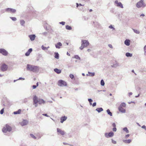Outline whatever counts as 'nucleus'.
<instances>
[{
    "label": "nucleus",
    "instance_id": "f257e3e1",
    "mask_svg": "<svg viewBox=\"0 0 146 146\" xmlns=\"http://www.w3.org/2000/svg\"><path fill=\"white\" fill-rule=\"evenodd\" d=\"M27 68L28 70L35 72H38L39 70V67L29 64L27 65Z\"/></svg>",
    "mask_w": 146,
    "mask_h": 146
},
{
    "label": "nucleus",
    "instance_id": "f03ea898",
    "mask_svg": "<svg viewBox=\"0 0 146 146\" xmlns=\"http://www.w3.org/2000/svg\"><path fill=\"white\" fill-rule=\"evenodd\" d=\"M82 44L81 46L80 47V48L81 50L83 49L84 47H86L87 46L89 45V42L86 40H82Z\"/></svg>",
    "mask_w": 146,
    "mask_h": 146
},
{
    "label": "nucleus",
    "instance_id": "7ed1b4c3",
    "mask_svg": "<svg viewBox=\"0 0 146 146\" xmlns=\"http://www.w3.org/2000/svg\"><path fill=\"white\" fill-rule=\"evenodd\" d=\"M144 0H141L138 2L136 4V6L138 8L141 7H144L146 6V4L143 2Z\"/></svg>",
    "mask_w": 146,
    "mask_h": 146
},
{
    "label": "nucleus",
    "instance_id": "20e7f679",
    "mask_svg": "<svg viewBox=\"0 0 146 146\" xmlns=\"http://www.w3.org/2000/svg\"><path fill=\"white\" fill-rule=\"evenodd\" d=\"M12 130L11 127L9 125L7 124L5 127H3L2 129V131L4 133H6L7 131L10 132Z\"/></svg>",
    "mask_w": 146,
    "mask_h": 146
},
{
    "label": "nucleus",
    "instance_id": "39448f33",
    "mask_svg": "<svg viewBox=\"0 0 146 146\" xmlns=\"http://www.w3.org/2000/svg\"><path fill=\"white\" fill-rule=\"evenodd\" d=\"M1 70L3 72L6 71L8 68V66L7 65L5 64L4 63H2L1 64Z\"/></svg>",
    "mask_w": 146,
    "mask_h": 146
},
{
    "label": "nucleus",
    "instance_id": "423d86ee",
    "mask_svg": "<svg viewBox=\"0 0 146 146\" xmlns=\"http://www.w3.org/2000/svg\"><path fill=\"white\" fill-rule=\"evenodd\" d=\"M58 85L60 86H66L67 83L65 81L61 80H59L58 82Z\"/></svg>",
    "mask_w": 146,
    "mask_h": 146
},
{
    "label": "nucleus",
    "instance_id": "0eeeda50",
    "mask_svg": "<svg viewBox=\"0 0 146 146\" xmlns=\"http://www.w3.org/2000/svg\"><path fill=\"white\" fill-rule=\"evenodd\" d=\"M115 5L118 7H120L121 8H123V5L122 3L120 2H119L117 0H115Z\"/></svg>",
    "mask_w": 146,
    "mask_h": 146
},
{
    "label": "nucleus",
    "instance_id": "6e6552de",
    "mask_svg": "<svg viewBox=\"0 0 146 146\" xmlns=\"http://www.w3.org/2000/svg\"><path fill=\"white\" fill-rule=\"evenodd\" d=\"M5 11L7 12L12 13H15L16 11V9L11 8H7L5 9Z\"/></svg>",
    "mask_w": 146,
    "mask_h": 146
},
{
    "label": "nucleus",
    "instance_id": "1a4fd4ad",
    "mask_svg": "<svg viewBox=\"0 0 146 146\" xmlns=\"http://www.w3.org/2000/svg\"><path fill=\"white\" fill-rule=\"evenodd\" d=\"M0 53L3 55L6 56L8 55V52L5 49L3 48L0 49Z\"/></svg>",
    "mask_w": 146,
    "mask_h": 146
},
{
    "label": "nucleus",
    "instance_id": "9d476101",
    "mask_svg": "<svg viewBox=\"0 0 146 146\" xmlns=\"http://www.w3.org/2000/svg\"><path fill=\"white\" fill-rule=\"evenodd\" d=\"M38 99L37 97L35 96L33 98V100L34 102V104H35V106L37 107V103L38 102Z\"/></svg>",
    "mask_w": 146,
    "mask_h": 146
},
{
    "label": "nucleus",
    "instance_id": "9b49d317",
    "mask_svg": "<svg viewBox=\"0 0 146 146\" xmlns=\"http://www.w3.org/2000/svg\"><path fill=\"white\" fill-rule=\"evenodd\" d=\"M113 135L114 133L112 132H110L109 133H106L105 134V137L107 138L112 137L113 136Z\"/></svg>",
    "mask_w": 146,
    "mask_h": 146
},
{
    "label": "nucleus",
    "instance_id": "f8f14e48",
    "mask_svg": "<svg viewBox=\"0 0 146 146\" xmlns=\"http://www.w3.org/2000/svg\"><path fill=\"white\" fill-rule=\"evenodd\" d=\"M57 130L58 134H60L62 135H64L65 134L64 131L58 128L57 129Z\"/></svg>",
    "mask_w": 146,
    "mask_h": 146
},
{
    "label": "nucleus",
    "instance_id": "ddd939ff",
    "mask_svg": "<svg viewBox=\"0 0 146 146\" xmlns=\"http://www.w3.org/2000/svg\"><path fill=\"white\" fill-rule=\"evenodd\" d=\"M28 123L27 120H23L20 123V124L22 126H23L27 125Z\"/></svg>",
    "mask_w": 146,
    "mask_h": 146
},
{
    "label": "nucleus",
    "instance_id": "4468645a",
    "mask_svg": "<svg viewBox=\"0 0 146 146\" xmlns=\"http://www.w3.org/2000/svg\"><path fill=\"white\" fill-rule=\"evenodd\" d=\"M29 36L32 41L34 40L36 37V36L34 35H29Z\"/></svg>",
    "mask_w": 146,
    "mask_h": 146
},
{
    "label": "nucleus",
    "instance_id": "2eb2a0df",
    "mask_svg": "<svg viewBox=\"0 0 146 146\" xmlns=\"http://www.w3.org/2000/svg\"><path fill=\"white\" fill-rule=\"evenodd\" d=\"M119 111L122 113H125V110L123 108V107H121V106H119L118 108Z\"/></svg>",
    "mask_w": 146,
    "mask_h": 146
},
{
    "label": "nucleus",
    "instance_id": "dca6fc26",
    "mask_svg": "<svg viewBox=\"0 0 146 146\" xmlns=\"http://www.w3.org/2000/svg\"><path fill=\"white\" fill-rule=\"evenodd\" d=\"M45 102V101L43 99H39L38 103L40 104H44Z\"/></svg>",
    "mask_w": 146,
    "mask_h": 146
},
{
    "label": "nucleus",
    "instance_id": "f3484780",
    "mask_svg": "<svg viewBox=\"0 0 146 146\" xmlns=\"http://www.w3.org/2000/svg\"><path fill=\"white\" fill-rule=\"evenodd\" d=\"M32 51V48H31L29 49L28 51L25 53V55L27 56H29Z\"/></svg>",
    "mask_w": 146,
    "mask_h": 146
},
{
    "label": "nucleus",
    "instance_id": "a211bd4d",
    "mask_svg": "<svg viewBox=\"0 0 146 146\" xmlns=\"http://www.w3.org/2000/svg\"><path fill=\"white\" fill-rule=\"evenodd\" d=\"M67 118V117L65 116L61 117L60 118V122L63 123L64 121H65L66 119Z\"/></svg>",
    "mask_w": 146,
    "mask_h": 146
},
{
    "label": "nucleus",
    "instance_id": "6ab92c4d",
    "mask_svg": "<svg viewBox=\"0 0 146 146\" xmlns=\"http://www.w3.org/2000/svg\"><path fill=\"white\" fill-rule=\"evenodd\" d=\"M130 40L128 39H126L124 42L125 44L127 46H129L130 45Z\"/></svg>",
    "mask_w": 146,
    "mask_h": 146
},
{
    "label": "nucleus",
    "instance_id": "aec40b11",
    "mask_svg": "<svg viewBox=\"0 0 146 146\" xmlns=\"http://www.w3.org/2000/svg\"><path fill=\"white\" fill-rule=\"evenodd\" d=\"M54 71L58 74H60L61 72V70L58 69L57 68H55L54 69Z\"/></svg>",
    "mask_w": 146,
    "mask_h": 146
},
{
    "label": "nucleus",
    "instance_id": "412c9836",
    "mask_svg": "<svg viewBox=\"0 0 146 146\" xmlns=\"http://www.w3.org/2000/svg\"><path fill=\"white\" fill-rule=\"evenodd\" d=\"M62 44L61 43L59 42L55 45V46L56 48H60V46H62Z\"/></svg>",
    "mask_w": 146,
    "mask_h": 146
},
{
    "label": "nucleus",
    "instance_id": "4be33fe9",
    "mask_svg": "<svg viewBox=\"0 0 146 146\" xmlns=\"http://www.w3.org/2000/svg\"><path fill=\"white\" fill-rule=\"evenodd\" d=\"M123 141L125 143H129L131 142V139L124 140H123Z\"/></svg>",
    "mask_w": 146,
    "mask_h": 146
},
{
    "label": "nucleus",
    "instance_id": "5701e85b",
    "mask_svg": "<svg viewBox=\"0 0 146 146\" xmlns=\"http://www.w3.org/2000/svg\"><path fill=\"white\" fill-rule=\"evenodd\" d=\"M96 110L98 111V112H100L103 110V109L101 108H98L96 109Z\"/></svg>",
    "mask_w": 146,
    "mask_h": 146
},
{
    "label": "nucleus",
    "instance_id": "b1692460",
    "mask_svg": "<svg viewBox=\"0 0 146 146\" xmlns=\"http://www.w3.org/2000/svg\"><path fill=\"white\" fill-rule=\"evenodd\" d=\"M21 110L20 109H19L17 111L14 112V113L15 114H20L21 113Z\"/></svg>",
    "mask_w": 146,
    "mask_h": 146
},
{
    "label": "nucleus",
    "instance_id": "393cba45",
    "mask_svg": "<svg viewBox=\"0 0 146 146\" xmlns=\"http://www.w3.org/2000/svg\"><path fill=\"white\" fill-rule=\"evenodd\" d=\"M76 7L77 8L79 7V6H84V5H82L81 3H80L79 4L76 3Z\"/></svg>",
    "mask_w": 146,
    "mask_h": 146
},
{
    "label": "nucleus",
    "instance_id": "a878e982",
    "mask_svg": "<svg viewBox=\"0 0 146 146\" xmlns=\"http://www.w3.org/2000/svg\"><path fill=\"white\" fill-rule=\"evenodd\" d=\"M126 106V104L125 103H123L121 104L119 106H121V107H123V108H125V107Z\"/></svg>",
    "mask_w": 146,
    "mask_h": 146
},
{
    "label": "nucleus",
    "instance_id": "bb28decb",
    "mask_svg": "<svg viewBox=\"0 0 146 146\" xmlns=\"http://www.w3.org/2000/svg\"><path fill=\"white\" fill-rule=\"evenodd\" d=\"M66 29L68 30H70L72 29L71 27L69 25H66Z\"/></svg>",
    "mask_w": 146,
    "mask_h": 146
},
{
    "label": "nucleus",
    "instance_id": "cd10ccee",
    "mask_svg": "<svg viewBox=\"0 0 146 146\" xmlns=\"http://www.w3.org/2000/svg\"><path fill=\"white\" fill-rule=\"evenodd\" d=\"M54 57L56 59L59 58V54L58 53H55Z\"/></svg>",
    "mask_w": 146,
    "mask_h": 146
},
{
    "label": "nucleus",
    "instance_id": "c85d7f7f",
    "mask_svg": "<svg viewBox=\"0 0 146 146\" xmlns=\"http://www.w3.org/2000/svg\"><path fill=\"white\" fill-rule=\"evenodd\" d=\"M126 55L127 57H129V56L131 57L132 56V54H131L127 52L126 54Z\"/></svg>",
    "mask_w": 146,
    "mask_h": 146
},
{
    "label": "nucleus",
    "instance_id": "c756f323",
    "mask_svg": "<svg viewBox=\"0 0 146 146\" xmlns=\"http://www.w3.org/2000/svg\"><path fill=\"white\" fill-rule=\"evenodd\" d=\"M107 112L108 113V114L110 116H111L112 115V113L111 112H110V110L109 109H108L107 110Z\"/></svg>",
    "mask_w": 146,
    "mask_h": 146
},
{
    "label": "nucleus",
    "instance_id": "7c9ffc66",
    "mask_svg": "<svg viewBox=\"0 0 146 146\" xmlns=\"http://www.w3.org/2000/svg\"><path fill=\"white\" fill-rule=\"evenodd\" d=\"M49 48V47H46L42 45V48L43 50H47L48 48Z\"/></svg>",
    "mask_w": 146,
    "mask_h": 146
},
{
    "label": "nucleus",
    "instance_id": "2f4dec72",
    "mask_svg": "<svg viewBox=\"0 0 146 146\" xmlns=\"http://www.w3.org/2000/svg\"><path fill=\"white\" fill-rule=\"evenodd\" d=\"M123 130L125 131L127 133L129 132V131L127 127H125L123 129Z\"/></svg>",
    "mask_w": 146,
    "mask_h": 146
},
{
    "label": "nucleus",
    "instance_id": "473e14b6",
    "mask_svg": "<svg viewBox=\"0 0 146 146\" xmlns=\"http://www.w3.org/2000/svg\"><path fill=\"white\" fill-rule=\"evenodd\" d=\"M88 73L90 76H94V73L88 72Z\"/></svg>",
    "mask_w": 146,
    "mask_h": 146
},
{
    "label": "nucleus",
    "instance_id": "72a5a7b5",
    "mask_svg": "<svg viewBox=\"0 0 146 146\" xmlns=\"http://www.w3.org/2000/svg\"><path fill=\"white\" fill-rule=\"evenodd\" d=\"M38 86V82H37L36 83V85H33V89H34L36 88V87Z\"/></svg>",
    "mask_w": 146,
    "mask_h": 146
},
{
    "label": "nucleus",
    "instance_id": "f704fd0d",
    "mask_svg": "<svg viewBox=\"0 0 146 146\" xmlns=\"http://www.w3.org/2000/svg\"><path fill=\"white\" fill-rule=\"evenodd\" d=\"M101 84L102 86H104V82L103 80H102L101 81Z\"/></svg>",
    "mask_w": 146,
    "mask_h": 146
},
{
    "label": "nucleus",
    "instance_id": "c9c22d12",
    "mask_svg": "<svg viewBox=\"0 0 146 146\" xmlns=\"http://www.w3.org/2000/svg\"><path fill=\"white\" fill-rule=\"evenodd\" d=\"M30 135L31 136V137L32 138H33V139H36V137H35L33 134H30Z\"/></svg>",
    "mask_w": 146,
    "mask_h": 146
},
{
    "label": "nucleus",
    "instance_id": "e433bc0d",
    "mask_svg": "<svg viewBox=\"0 0 146 146\" xmlns=\"http://www.w3.org/2000/svg\"><path fill=\"white\" fill-rule=\"evenodd\" d=\"M133 30L134 31V32L137 34H139V31H138L137 30L133 29Z\"/></svg>",
    "mask_w": 146,
    "mask_h": 146
},
{
    "label": "nucleus",
    "instance_id": "4c0bfd02",
    "mask_svg": "<svg viewBox=\"0 0 146 146\" xmlns=\"http://www.w3.org/2000/svg\"><path fill=\"white\" fill-rule=\"evenodd\" d=\"M69 76L72 79H73L74 77V75L72 74H70Z\"/></svg>",
    "mask_w": 146,
    "mask_h": 146
},
{
    "label": "nucleus",
    "instance_id": "58836bf2",
    "mask_svg": "<svg viewBox=\"0 0 146 146\" xmlns=\"http://www.w3.org/2000/svg\"><path fill=\"white\" fill-rule=\"evenodd\" d=\"M4 111V108H3V109H2L1 110V111H0V113L1 114H2L3 113Z\"/></svg>",
    "mask_w": 146,
    "mask_h": 146
},
{
    "label": "nucleus",
    "instance_id": "ea45409f",
    "mask_svg": "<svg viewBox=\"0 0 146 146\" xmlns=\"http://www.w3.org/2000/svg\"><path fill=\"white\" fill-rule=\"evenodd\" d=\"M112 142L114 144H115L116 143V142L113 139H112Z\"/></svg>",
    "mask_w": 146,
    "mask_h": 146
},
{
    "label": "nucleus",
    "instance_id": "a19ab883",
    "mask_svg": "<svg viewBox=\"0 0 146 146\" xmlns=\"http://www.w3.org/2000/svg\"><path fill=\"white\" fill-rule=\"evenodd\" d=\"M113 130L114 131H116L117 130V129L115 127H114L113 128Z\"/></svg>",
    "mask_w": 146,
    "mask_h": 146
},
{
    "label": "nucleus",
    "instance_id": "79ce46f5",
    "mask_svg": "<svg viewBox=\"0 0 146 146\" xmlns=\"http://www.w3.org/2000/svg\"><path fill=\"white\" fill-rule=\"evenodd\" d=\"M60 24H62V25H64L65 24V23L64 22H61L60 23Z\"/></svg>",
    "mask_w": 146,
    "mask_h": 146
},
{
    "label": "nucleus",
    "instance_id": "37998d69",
    "mask_svg": "<svg viewBox=\"0 0 146 146\" xmlns=\"http://www.w3.org/2000/svg\"><path fill=\"white\" fill-rule=\"evenodd\" d=\"M78 9L81 10V11H82V10H83V8L82 7H78Z\"/></svg>",
    "mask_w": 146,
    "mask_h": 146
},
{
    "label": "nucleus",
    "instance_id": "c03bdc74",
    "mask_svg": "<svg viewBox=\"0 0 146 146\" xmlns=\"http://www.w3.org/2000/svg\"><path fill=\"white\" fill-rule=\"evenodd\" d=\"M129 134H127V135H125V138H127L129 137Z\"/></svg>",
    "mask_w": 146,
    "mask_h": 146
},
{
    "label": "nucleus",
    "instance_id": "a18cd8bd",
    "mask_svg": "<svg viewBox=\"0 0 146 146\" xmlns=\"http://www.w3.org/2000/svg\"><path fill=\"white\" fill-rule=\"evenodd\" d=\"M109 27L110 28V29H114V28L112 26V25H110Z\"/></svg>",
    "mask_w": 146,
    "mask_h": 146
},
{
    "label": "nucleus",
    "instance_id": "49530a36",
    "mask_svg": "<svg viewBox=\"0 0 146 146\" xmlns=\"http://www.w3.org/2000/svg\"><path fill=\"white\" fill-rule=\"evenodd\" d=\"M112 126L114 127H116V125H115V123H113V124H112Z\"/></svg>",
    "mask_w": 146,
    "mask_h": 146
},
{
    "label": "nucleus",
    "instance_id": "de8ad7c7",
    "mask_svg": "<svg viewBox=\"0 0 146 146\" xmlns=\"http://www.w3.org/2000/svg\"><path fill=\"white\" fill-rule=\"evenodd\" d=\"M42 115H44V116H46V117H49L48 115L47 114H42Z\"/></svg>",
    "mask_w": 146,
    "mask_h": 146
},
{
    "label": "nucleus",
    "instance_id": "09e8293b",
    "mask_svg": "<svg viewBox=\"0 0 146 146\" xmlns=\"http://www.w3.org/2000/svg\"><path fill=\"white\" fill-rule=\"evenodd\" d=\"M144 50L145 52H146V45L144 47Z\"/></svg>",
    "mask_w": 146,
    "mask_h": 146
},
{
    "label": "nucleus",
    "instance_id": "8fccbe9b",
    "mask_svg": "<svg viewBox=\"0 0 146 146\" xmlns=\"http://www.w3.org/2000/svg\"><path fill=\"white\" fill-rule=\"evenodd\" d=\"M142 128L143 129H146V126L145 125H143L142 127Z\"/></svg>",
    "mask_w": 146,
    "mask_h": 146
},
{
    "label": "nucleus",
    "instance_id": "3c124183",
    "mask_svg": "<svg viewBox=\"0 0 146 146\" xmlns=\"http://www.w3.org/2000/svg\"><path fill=\"white\" fill-rule=\"evenodd\" d=\"M96 105V102L94 103L92 105V106L93 107L95 106Z\"/></svg>",
    "mask_w": 146,
    "mask_h": 146
},
{
    "label": "nucleus",
    "instance_id": "603ef678",
    "mask_svg": "<svg viewBox=\"0 0 146 146\" xmlns=\"http://www.w3.org/2000/svg\"><path fill=\"white\" fill-rule=\"evenodd\" d=\"M108 46L110 48H112V47H113L112 46L111 44H109Z\"/></svg>",
    "mask_w": 146,
    "mask_h": 146
},
{
    "label": "nucleus",
    "instance_id": "864d4df0",
    "mask_svg": "<svg viewBox=\"0 0 146 146\" xmlns=\"http://www.w3.org/2000/svg\"><path fill=\"white\" fill-rule=\"evenodd\" d=\"M88 101L90 102H92V100L91 99H88Z\"/></svg>",
    "mask_w": 146,
    "mask_h": 146
},
{
    "label": "nucleus",
    "instance_id": "5fc2aeb1",
    "mask_svg": "<svg viewBox=\"0 0 146 146\" xmlns=\"http://www.w3.org/2000/svg\"><path fill=\"white\" fill-rule=\"evenodd\" d=\"M21 24L22 25H23V24H24L25 23V22L23 21H21Z\"/></svg>",
    "mask_w": 146,
    "mask_h": 146
},
{
    "label": "nucleus",
    "instance_id": "6e6d98bb",
    "mask_svg": "<svg viewBox=\"0 0 146 146\" xmlns=\"http://www.w3.org/2000/svg\"><path fill=\"white\" fill-rule=\"evenodd\" d=\"M132 92H130L129 93V96H130L131 95H132Z\"/></svg>",
    "mask_w": 146,
    "mask_h": 146
},
{
    "label": "nucleus",
    "instance_id": "4d7b16f0",
    "mask_svg": "<svg viewBox=\"0 0 146 146\" xmlns=\"http://www.w3.org/2000/svg\"><path fill=\"white\" fill-rule=\"evenodd\" d=\"M145 16L143 14H142L141 15H140V17L141 16Z\"/></svg>",
    "mask_w": 146,
    "mask_h": 146
},
{
    "label": "nucleus",
    "instance_id": "13d9d810",
    "mask_svg": "<svg viewBox=\"0 0 146 146\" xmlns=\"http://www.w3.org/2000/svg\"><path fill=\"white\" fill-rule=\"evenodd\" d=\"M18 80H24V79H23V78H20Z\"/></svg>",
    "mask_w": 146,
    "mask_h": 146
},
{
    "label": "nucleus",
    "instance_id": "bf43d9fd",
    "mask_svg": "<svg viewBox=\"0 0 146 146\" xmlns=\"http://www.w3.org/2000/svg\"><path fill=\"white\" fill-rule=\"evenodd\" d=\"M63 144L64 145H68V144L67 143H63Z\"/></svg>",
    "mask_w": 146,
    "mask_h": 146
},
{
    "label": "nucleus",
    "instance_id": "052dcab7",
    "mask_svg": "<svg viewBox=\"0 0 146 146\" xmlns=\"http://www.w3.org/2000/svg\"><path fill=\"white\" fill-rule=\"evenodd\" d=\"M92 11V9H90L89 10V11L90 12H91Z\"/></svg>",
    "mask_w": 146,
    "mask_h": 146
},
{
    "label": "nucleus",
    "instance_id": "680f3d73",
    "mask_svg": "<svg viewBox=\"0 0 146 146\" xmlns=\"http://www.w3.org/2000/svg\"><path fill=\"white\" fill-rule=\"evenodd\" d=\"M67 54L69 56H70V54H69L68 52H67Z\"/></svg>",
    "mask_w": 146,
    "mask_h": 146
},
{
    "label": "nucleus",
    "instance_id": "e2e57ef3",
    "mask_svg": "<svg viewBox=\"0 0 146 146\" xmlns=\"http://www.w3.org/2000/svg\"><path fill=\"white\" fill-rule=\"evenodd\" d=\"M10 18H12V19H13V18H16L15 17H10Z\"/></svg>",
    "mask_w": 146,
    "mask_h": 146
},
{
    "label": "nucleus",
    "instance_id": "0e129e2a",
    "mask_svg": "<svg viewBox=\"0 0 146 146\" xmlns=\"http://www.w3.org/2000/svg\"><path fill=\"white\" fill-rule=\"evenodd\" d=\"M77 57H79L78 56H75V58H77Z\"/></svg>",
    "mask_w": 146,
    "mask_h": 146
},
{
    "label": "nucleus",
    "instance_id": "69168bd1",
    "mask_svg": "<svg viewBox=\"0 0 146 146\" xmlns=\"http://www.w3.org/2000/svg\"><path fill=\"white\" fill-rule=\"evenodd\" d=\"M12 19L13 21H15L16 19Z\"/></svg>",
    "mask_w": 146,
    "mask_h": 146
},
{
    "label": "nucleus",
    "instance_id": "338daca9",
    "mask_svg": "<svg viewBox=\"0 0 146 146\" xmlns=\"http://www.w3.org/2000/svg\"><path fill=\"white\" fill-rule=\"evenodd\" d=\"M2 75H1V74H0V77H2Z\"/></svg>",
    "mask_w": 146,
    "mask_h": 146
},
{
    "label": "nucleus",
    "instance_id": "774afa93",
    "mask_svg": "<svg viewBox=\"0 0 146 146\" xmlns=\"http://www.w3.org/2000/svg\"><path fill=\"white\" fill-rule=\"evenodd\" d=\"M90 50L89 49H88V51H90Z\"/></svg>",
    "mask_w": 146,
    "mask_h": 146
}]
</instances>
